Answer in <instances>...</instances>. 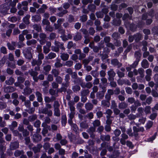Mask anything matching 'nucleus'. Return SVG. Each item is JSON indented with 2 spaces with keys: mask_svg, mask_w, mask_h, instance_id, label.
I'll use <instances>...</instances> for the list:
<instances>
[{
  "mask_svg": "<svg viewBox=\"0 0 158 158\" xmlns=\"http://www.w3.org/2000/svg\"><path fill=\"white\" fill-rule=\"evenodd\" d=\"M31 48L29 47L27 48H25L23 51V53L27 59H30L32 57L31 53Z\"/></svg>",
  "mask_w": 158,
  "mask_h": 158,
  "instance_id": "obj_1",
  "label": "nucleus"
},
{
  "mask_svg": "<svg viewBox=\"0 0 158 158\" xmlns=\"http://www.w3.org/2000/svg\"><path fill=\"white\" fill-rule=\"evenodd\" d=\"M10 6L7 4L5 3L0 6V11L3 14H5L9 9Z\"/></svg>",
  "mask_w": 158,
  "mask_h": 158,
  "instance_id": "obj_2",
  "label": "nucleus"
},
{
  "mask_svg": "<svg viewBox=\"0 0 158 158\" xmlns=\"http://www.w3.org/2000/svg\"><path fill=\"white\" fill-rule=\"evenodd\" d=\"M30 74L33 77V80L36 82L38 80V78L37 77L38 74L37 72L33 70H31L30 72Z\"/></svg>",
  "mask_w": 158,
  "mask_h": 158,
  "instance_id": "obj_3",
  "label": "nucleus"
},
{
  "mask_svg": "<svg viewBox=\"0 0 158 158\" xmlns=\"http://www.w3.org/2000/svg\"><path fill=\"white\" fill-rule=\"evenodd\" d=\"M33 140L35 142H38L41 139V136L37 133L34 134L33 136Z\"/></svg>",
  "mask_w": 158,
  "mask_h": 158,
  "instance_id": "obj_4",
  "label": "nucleus"
},
{
  "mask_svg": "<svg viewBox=\"0 0 158 158\" xmlns=\"http://www.w3.org/2000/svg\"><path fill=\"white\" fill-rule=\"evenodd\" d=\"M19 146V144L18 142H16L11 143L10 145V148L12 150H14L18 148Z\"/></svg>",
  "mask_w": 158,
  "mask_h": 158,
  "instance_id": "obj_5",
  "label": "nucleus"
},
{
  "mask_svg": "<svg viewBox=\"0 0 158 158\" xmlns=\"http://www.w3.org/2000/svg\"><path fill=\"white\" fill-rule=\"evenodd\" d=\"M15 43L14 42H12L11 44L8 43L7 45L8 48L10 50H13L15 48Z\"/></svg>",
  "mask_w": 158,
  "mask_h": 158,
  "instance_id": "obj_6",
  "label": "nucleus"
},
{
  "mask_svg": "<svg viewBox=\"0 0 158 158\" xmlns=\"http://www.w3.org/2000/svg\"><path fill=\"white\" fill-rule=\"evenodd\" d=\"M142 67L144 68H148L149 66L148 62L147 60H143L141 63Z\"/></svg>",
  "mask_w": 158,
  "mask_h": 158,
  "instance_id": "obj_7",
  "label": "nucleus"
},
{
  "mask_svg": "<svg viewBox=\"0 0 158 158\" xmlns=\"http://www.w3.org/2000/svg\"><path fill=\"white\" fill-rule=\"evenodd\" d=\"M40 38L41 39V40L40 41V42L41 44L43 45L45 42V40H44L46 37V35L44 34L41 33L40 34Z\"/></svg>",
  "mask_w": 158,
  "mask_h": 158,
  "instance_id": "obj_8",
  "label": "nucleus"
},
{
  "mask_svg": "<svg viewBox=\"0 0 158 158\" xmlns=\"http://www.w3.org/2000/svg\"><path fill=\"white\" fill-rule=\"evenodd\" d=\"M41 19V17L39 15H35L33 16L32 17V20L33 22H37Z\"/></svg>",
  "mask_w": 158,
  "mask_h": 158,
  "instance_id": "obj_9",
  "label": "nucleus"
},
{
  "mask_svg": "<svg viewBox=\"0 0 158 158\" xmlns=\"http://www.w3.org/2000/svg\"><path fill=\"white\" fill-rule=\"evenodd\" d=\"M35 94L36 97H37V99L38 101L40 102H41L43 100L42 94L38 91L36 92Z\"/></svg>",
  "mask_w": 158,
  "mask_h": 158,
  "instance_id": "obj_10",
  "label": "nucleus"
},
{
  "mask_svg": "<svg viewBox=\"0 0 158 158\" xmlns=\"http://www.w3.org/2000/svg\"><path fill=\"white\" fill-rule=\"evenodd\" d=\"M60 57L62 60L64 61H65L68 60L69 59V55L67 53H62L60 56Z\"/></svg>",
  "mask_w": 158,
  "mask_h": 158,
  "instance_id": "obj_11",
  "label": "nucleus"
},
{
  "mask_svg": "<svg viewBox=\"0 0 158 158\" xmlns=\"http://www.w3.org/2000/svg\"><path fill=\"white\" fill-rule=\"evenodd\" d=\"M95 127H91L87 131L91 135V136L93 138L94 136L93 135V133L95 131Z\"/></svg>",
  "mask_w": 158,
  "mask_h": 158,
  "instance_id": "obj_12",
  "label": "nucleus"
},
{
  "mask_svg": "<svg viewBox=\"0 0 158 158\" xmlns=\"http://www.w3.org/2000/svg\"><path fill=\"white\" fill-rule=\"evenodd\" d=\"M85 106L86 109L89 110H91L93 107V105L90 103H87Z\"/></svg>",
  "mask_w": 158,
  "mask_h": 158,
  "instance_id": "obj_13",
  "label": "nucleus"
},
{
  "mask_svg": "<svg viewBox=\"0 0 158 158\" xmlns=\"http://www.w3.org/2000/svg\"><path fill=\"white\" fill-rule=\"evenodd\" d=\"M31 92L32 90L31 89L27 87L24 89L23 93L25 95H26L29 94L31 93Z\"/></svg>",
  "mask_w": 158,
  "mask_h": 158,
  "instance_id": "obj_14",
  "label": "nucleus"
},
{
  "mask_svg": "<svg viewBox=\"0 0 158 158\" xmlns=\"http://www.w3.org/2000/svg\"><path fill=\"white\" fill-rule=\"evenodd\" d=\"M61 122L62 125L65 126L67 122V118L65 115L62 116Z\"/></svg>",
  "mask_w": 158,
  "mask_h": 158,
  "instance_id": "obj_15",
  "label": "nucleus"
},
{
  "mask_svg": "<svg viewBox=\"0 0 158 158\" xmlns=\"http://www.w3.org/2000/svg\"><path fill=\"white\" fill-rule=\"evenodd\" d=\"M111 63L114 65H118L119 67L121 66V64L119 63L118 61L116 59L112 60H111Z\"/></svg>",
  "mask_w": 158,
  "mask_h": 158,
  "instance_id": "obj_16",
  "label": "nucleus"
},
{
  "mask_svg": "<svg viewBox=\"0 0 158 158\" xmlns=\"http://www.w3.org/2000/svg\"><path fill=\"white\" fill-rule=\"evenodd\" d=\"M31 64L33 66H34L36 64L39 65L42 64V61L40 60H38L37 61L36 60H33L31 62Z\"/></svg>",
  "mask_w": 158,
  "mask_h": 158,
  "instance_id": "obj_17",
  "label": "nucleus"
},
{
  "mask_svg": "<svg viewBox=\"0 0 158 158\" xmlns=\"http://www.w3.org/2000/svg\"><path fill=\"white\" fill-rule=\"evenodd\" d=\"M101 139L102 141H109L110 139V137L109 135H101Z\"/></svg>",
  "mask_w": 158,
  "mask_h": 158,
  "instance_id": "obj_18",
  "label": "nucleus"
},
{
  "mask_svg": "<svg viewBox=\"0 0 158 158\" xmlns=\"http://www.w3.org/2000/svg\"><path fill=\"white\" fill-rule=\"evenodd\" d=\"M55 44L56 46H58L59 48H60L62 50H64L65 48L64 46H63V44H62L60 43L59 42L57 41H56L55 42Z\"/></svg>",
  "mask_w": 158,
  "mask_h": 158,
  "instance_id": "obj_19",
  "label": "nucleus"
},
{
  "mask_svg": "<svg viewBox=\"0 0 158 158\" xmlns=\"http://www.w3.org/2000/svg\"><path fill=\"white\" fill-rule=\"evenodd\" d=\"M108 74L111 78H113L115 75V73L112 69H110L108 72Z\"/></svg>",
  "mask_w": 158,
  "mask_h": 158,
  "instance_id": "obj_20",
  "label": "nucleus"
},
{
  "mask_svg": "<svg viewBox=\"0 0 158 158\" xmlns=\"http://www.w3.org/2000/svg\"><path fill=\"white\" fill-rule=\"evenodd\" d=\"M14 79L12 77H10L8 80L6 81V83L8 85H11L14 82Z\"/></svg>",
  "mask_w": 158,
  "mask_h": 158,
  "instance_id": "obj_21",
  "label": "nucleus"
},
{
  "mask_svg": "<svg viewBox=\"0 0 158 158\" xmlns=\"http://www.w3.org/2000/svg\"><path fill=\"white\" fill-rule=\"evenodd\" d=\"M134 132L133 133L134 136L136 137L138 134L137 132H139V128H137L136 127L134 126L133 127Z\"/></svg>",
  "mask_w": 158,
  "mask_h": 158,
  "instance_id": "obj_22",
  "label": "nucleus"
},
{
  "mask_svg": "<svg viewBox=\"0 0 158 158\" xmlns=\"http://www.w3.org/2000/svg\"><path fill=\"white\" fill-rule=\"evenodd\" d=\"M127 106V104L125 102L120 103L118 106L120 109H124L126 108Z\"/></svg>",
  "mask_w": 158,
  "mask_h": 158,
  "instance_id": "obj_23",
  "label": "nucleus"
},
{
  "mask_svg": "<svg viewBox=\"0 0 158 158\" xmlns=\"http://www.w3.org/2000/svg\"><path fill=\"white\" fill-rule=\"evenodd\" d=\"M30 16L29 15H27L24 18L23 21L27 24H29V19L30 18Z\"/></svg>",
  "mask_w": 158,
  "mask_h": 158,
  "instance_id": "obj_24",
  "label": "nucleus"
},
{
  "mask_svg": "<svg viewBox=\"0 0 158 158\" xmlns=\"http://www.w3.org/2000/svg\"><path fill=\"white\" fill-rule=\"evenodd\" d=\"M138 73L140 74L141 77H144L143 73L144 70L142 68H139L138 69Z\"/></svg>",
  "mask_w": 158,
  "mask_h": 158,
  "instance_id": "obj_25",
  "label": "nucleus"
},
{
  "mask_svg": "<svg viewBox=\"0 0 158 158\" xmlns=\"http://www.w3.org/2000/svg\"><path fill=\"white\" fill-rule=\"evenodd\" d=\"M36 41L35 40H32L27 41V44L28 45H30L36 44Z\"/></svg>",
  "mask_w": 158,
  "mask_h": 158,
  "instance_id": "obj_26",
  "label": "nucleus"
},
{
  "mask_svg": "<svg viewBox=\"0 0 158 158\" xmlns=\"http://www.w3.org/2000/svg\"><path fill=\"white\" fill-rule=\"evenodd\" d=\"M56 56V55L55 53L51 52L48 54L47 57L49 59H52L55 58Z\"/></svg>",
  "mask_w": 158,
  "mask_h": 158,
  "instance_id": "obj_27",
  "label": "nucleus"
},
{
  "mask_svg": "<svg viewBox=\"0 0 158 158\" xmlns=\"http://www.w3.org/2000/svg\"><path fill=\"white\" fill-rule=\"evenodd\" d=\"M153 124V123L152 122L149 121L147 123L146 125L145 126V127L146 129H149L150 128Z\"/></svg>",
  "mask_w": 158,
  "mask_h": 158,
  "instance_id": "obj_28",
  "label": "nucleus"
},
{
  "mask_svg": "<svg viewBox=\"0 0 158 158\" xmlns=\"http://www.w3.org/2000/svg\"><path fill=\"white\" fill-rule=\"evenodd\" d=\"M102 104L104 106L109 107L110 105V103L109 101L103 100L102 101Z\"/></svg>",
  "mask_w": 158,
  "mask_h": 158,
  "instance_id": "obj_29",
  "label": "nucleus"
},
{
  "mask_svg": "<svg viewBox=\"0 0 158 158\" xmlns=\"http://www.w3.org/2000/svg\"><path fill=\"white\" fill-rule=\"evenodd\" d=\"M151 107L150 106H146L145 108L144 112L146 114L151 113Z\"/></svg>",
  "mask_w": 158,
  "mask_h": 158,
  "instance_id": "obj_30",
  "label": "nucleus"
},
{
  "mask_svg": "<svg viewBox=\"0 0 158 158\" xmlns=\"http://www.w3.org/2000/svg\"><path fill=\"white\" fill-rule=\"evenodd\" d=\"M33 27L34 29L37 31H39L41 30V28L40 25L35 24L33 26Z\"/></svg>",
  "mask_w": 158,
  "mask_h": 158,
  "instance_id": "obj_31",
  "label": "nucleus"
},
{
  "mask_svg": "<svg viewBox=\"0 0 158 158\" xmlns=\"http://www.w3.org/2000/svg\"><path fill=\"white\" fill-rule=\"evenodd\" d=\"M54 115L56 116H59L60 115V112L59 109H54Z\"/></svg>",
  "mask_w": 158,
  "mask_h": 158,
  "instance_id": "obj_32",
  "label": "nucleus"
},
{
  "mask_svg": "<svg viewBox=\"0 0 158 158\" xmlns=\"http://www.w3.org/2000/svg\"><path fill=\"white\" fill-rule=\"evenodd\" d=\"M81 38V36L80 33H78L74 37V39L76 41H77L80 40Z\"/></svg>",
  "mask_w": 158,
  "mask_h": 158,
  "instance_id": "obj_33",
  "label": "nucleus"
},
{
  "mask_svg": "<svg viewBox=\"0 0 158 158\" xmlns=\"http://www.w3.org/2000/svg\"><path fill=\"white\" fill-rule=\"evenodd\" d=\"M139 61V60H136L134 63L132 65H131V67L133 68H135L138 65Z\"/></svg>",
  "mask_w": 158,
  "mask_h": 158,
  "instance_id": "obj_34",
  "label": "nucleus"
},
{
  "mask_svg": "<svg viewBox=\"0 0 158 158\" xmlns=\"http://www.w3.org/2000/svg\"><path fill=\"white\" fill-rule=\"evenodd\" d=\"M37 118V116L36 115H34L31 116L29 117V120L30 121H33Z\"/></svg>",
  "mask_w": 158,
  "mask_h": 158,
  "instance_id": "obj_35",
  "label": "nucleus"
},
{
  "mask_svg": "<svg viewBox=\"0 0 158 158\" xmlns=\"http://www.w3.org/2000/svg\"><path fill=\"white\" fill-rule=\"evenodd\" d=\"M113 23L114 25L118 26L120 24L121 21L119 19H118L117 20H114Z\"/></svg>",
  "mask_w": 158,
  "mask_h": 158,
  "instance_id": "obj_36",
  "label": "nucleus"
},
{
  "mask_svg": "<svg viewBox=\"0 0 158 158\" xmlns=\"http://www.w3.org/2000/svg\"><path fill=\"white\" fill-rule=\"evenodd\" d=\"M156 134H154L152 137L147 139V141L149 142H152L156 138Z\"/></svg>",
  "mask_w": 158,
  "mask_h": 158,
  "instance_id": "obj_37",
  "label": "nucleus"
},
{
  "mask_svg": "<svg viewBox=\"0 0 158 158\" xmlns=\"http://www.w3.org/2000/svg\"><path fill=\"white\" fill-rule=\"evenodd\" d=\"M6 89H7V91L9 92H12L14 91V89L12 87L9 86L6 87L4 90L5 91H6Z\"/></svg>",
  "mask_w": 158,
  "mask_h": 158,
  "instance_id": "obj_38",
  "label": "nucleus"
},
{
  "mask_svg": "<svg viewBox=\"0 0 158 158\" xmlns=\"http://www.w3.org/2000/svg\"><path fill=\"white\" fill-rule=\"evenodd\" d=\"M8 20L14 23L15 22L17 21V19L15 17H11L8 18Z\"/></svg>",
  "mask_w": 158,
  "mask_h": 158,
  "instance_id": "obj_39",
  "label": "nucleus"
},
{
  "mask_svg": "<svg viewBox=\"0 0 158 158\" xmlns=\"http://www.w3.org/2000/svg\"><path fill=\"white\" fill-rule=\"evenodd\" d=\"M80 126L82 128H87L88 127L87 124L85 122H82L80 123Z\"/></svg>",
  "mask_w": 158,
  "mask_h": 158,
  "instance_id": "obj_40",
  "label": "nucleus"
},
{
  "mask_svg": "<svg viewBox=\"0 0 158 158\" xmlns=\"http://www.w3.org/2000/svg\"><path fill=\"white\" fill-rule=\"evenodd\" d=\"M135 57L136 58V59H139V58L141 57V54L140 52H135Z\"/></svg>",
  "mask_w": 158,
  "mask_h": 158,
  "instance_id": "obj_41",
  "label": "nucleus"
},
{
  "mask_svg": "<svg viewBox=\"0 0 158 158\" xmlns=\"http://www.w3.org/2000/svg\"><path fill=\"white\" fill-rule=\"evenodd\" d=\"M43 50L45 54L48 53L50 51L49 48L45 46L44 47Z\"/></svg>",
  "mask_w": 158,
  "mask_h": 158,
  "instance_id": "obj_42",
  "label": "nucleus"
},
{
  "mask_svg": "<svg viewBox=\"0 0 158 158\" xmlns=\"http://www.w3.org/2000/svg\"><path fill=\"white\" fill-rule=\"evenodd\" d=\"M82 65L79 63L76 64L75 65V68L76 69L79 70L81 68Z\"/></svg>",
  "mask_w": 158,
  "mask_h": 158,
  "instance_id": "obj_43",
  "label": "nucleus"
},
{
  "mask_svg": "<svg viewBox=\"0 0 158 158\" xmlns=\"http://www.w3.org/2000/svg\"><path fill=\"white\" fill-rule=\"evenodd\" d=\"M93 125L94 127H97L100 125V122L99 120H96L94 122Z\"/></svg>",
  "mask_w": 158,
  "mask_h": 158,
  "instance_id": "obj_44",
  "label": "nucleus"
},
{
  "mask_svg": "<svg viewBox=\"0 0 158 158\" xmlns=\"http://www.w3.org/2000/svg\"><path fill=\"white\" fill-rule=\"evenodd\" d=\"M80 89V87L79 86L75 85L73 87V89L74 92L79 91Z\"/></svg>",
  "mask_w": 158,
  "mask_h": 158,
  "instance_id": "obj_45",
  "label": "nucleus"
},
{
  "mask_svg": "<svg viewBox=\"0 0 158 158\" xmlns=\"http://www.w3.org/2000/svg\"><path fill=\"white\" fill-rule=\"evenodd\" d=\"M73 130L75 131H77L78 130V127L77 125L75 124H73L71 126Z\"/></svg>",
  "mask_w": 158,
  "mask_h": 158,
  "instance_id": "obj_46",
  "label": "nucleus"
},
{
  "mask_svg": "<svg viewBox=\"0 0 158 158\" xmlns=\"http://www.w3.org/2000/svg\"><path fill=\"white\" fill-rule=\"evenodd\" d=\"M126 91L128 94H131L132 92L131 89L129 87L126 88Z\"/></svg>",
  "mask_w": 158,
  "mask_h": 158,
  "instance_id": "obj_47",
  "label": "nucleus"
},
{
  "mask_svg": "<svg viewBox=\"0 0 158 158\" xmlns=\"http://www.w3.org/2000/svg\"><path fill=\"white\" fill-rule=\"evenodd\" d=\"M24 105L27 107L29 108L31 106V103L29 101L27 100L25 101Z\"/></svg>",
  "mask_w": 158,
  "mask_h": 158,
  "instance_id": "obj_48",
  "label": "nucleus"
},
{
  "mask_svg": "<svg viewBox=\"0 0 158 158\" xmlns=\"http://www.w3.org/2000/svg\"><path fill=\"white\" fill-rule=\"evenodd\" d=\"M61 39L63 40H68L69 39H70L71 38V37L70 35H69L68 37L64 35H63L61 36Z\"/></svg>",
  "mask_w": 158,
  "mask_h": 158,
  "instance_id": "obj_49",
  "label": "nucleus"
},
{
  "mask_svg": "<svg viewBox=\"0 0 158 158\" xmlns=\"http://www.w3.org/2000/svg\"><path fill=\"white\" fill-rule=\"evenodd\" d=\"M152 100V98L150 96L147 98L146 100V102L149 105L151 103Z\"/></svg>",
  "mask_w": 158,
  "mask_h": 158,
  "instance_id": "obj_50",
  "label": "nucleus"
},
{
  "mask_svg": "<svg viewBox=\"0 0 158 158\" xmlns=\"http://www.w3.org/2000/svg\"><path fill=\"white\" fill-rule=\"evenodd\" d=\"M73 62L72 60H69L66 62L65 65L69 67H70L73 64Z\"/></svg>",
  "mask_w": 158,
  "mask_h": 158,
  "instance_id": "obj_51",
  "label": "nucleus"
},
{
  "mask_svg": "<svg viewBox=\"0 0 158 158\" xmlns=\"http://www.w3.org/2000/svg\"><path fill=\"white\" fill-rule=\"evenodd\" d=\"M80 19L82 22H85L87 19V16L85 15H83L80 17Z\"/></svg>",
  "mask_w": 158,
  "mask_h": 158,
  "instance_id": "obj_52",
  "label": "nucleus"
},
{
  "mask_svg": "<svg viewBox=\"0 0 158 158\" xmlns=\"http://www.w3.org/2000/svg\"><path fill=\"white\" fill-rule=\"evenodd\" d=\"M44 69L46 72L49 71L51 69V66L49 65H47L46 66L44 67Z\"/></svg>",
  "mask_w": 158,
  "mask_h": 158,
  "instance_id": "obj_53",
  "label": "nucleus"
},
{
  "mask_svg": "<svg viewBox=\"0 0 158 158\" xmlns=\"http://www.w3.org/2000/svg\"><path fill=\"white\" fill-rule=\"evenodd\" d=\"M152 96L155 97H158V93L154 90H152Z\"/></svg>",
  "mask_w": 158,
  "mask_h": 158,
  "instance_id": "obj_54",
  "label": "nucleus"
},
{
  "mask_svg": "<svg viewBox=\"0 0 158 158\" xmlns=\"http://www.w3.org/2000/svg\"><path fill=\"white\" fill-rule=\"evenodd\" d=\"M40 123H41L39 120H37L35 123L34 125L35 127H40Z\"/></svg>",
  "mask_w": 158,
  "mask_h": 158,
  "instance_id": "obj_55",
  "label": "nucleus"
},
{
  "mask_svg": "<svg viewBox=\"0 0 158 158\" xmlns=\"http://www.w3.org/2000/svg\"><path fill=\"white\" fill-rule=\"evenodd\" d=\"M15 56L18 57H19L20 55V52L19 49H17L15 51Z\"/></svg>",
  "mask_w": 158,
  "mask_h": 158,
  "instance_id": "obj_56",
  "label": "nucleus"
},
{
  "mask_svg": "<svg viewBox=\"0 0 158 158\" xmlns=\"http://www.w3.org/2000/svg\"><path fill=\"white\" fill-rule=\"evenodd\" d=\"M18 82L19 83H23L24 82L25 80V79L21 77H19L18 78Z\"/></svg>",
  "mask_w": 158,
  "mask_h": 158,
  "instance_id": "obj_57",
  "label": "nucleus"
},
{
  "mask_svg": "<svg viewBox=\"0 0 158 158\" xmlns=\"http://www.w3.org/2000/svg\"><path fill=\"white\" fill-rule=\"evenodd\" d=\"M128 117L129 119L130 120L135 119L136 117L135 115L132 114H130Z\"/></svg>",
  "mask_w": 158,
  "mask_h": 158,
  "instance_id": "obj_58",
  "label": "nucleus"
},
{
  "mask_svg": "<svg viewBox=\"0 0 158 158\" xmlns=\"http://www.w3.org/2000/svg\"><path fill=\"white\" fill-rule=\"evenodd\" d=\"M59 106H60V105L58 102L55 101L54 102V109H59Z\"/></svg>",
  "mask_w": 158,
  "mask_h": 158,
  "instance_id": "obj_59",
  "label": "nucleus"
},
{
  "mask_svg": "<svg viewBox=\"0 0 158 158\" xmlns=\"http://www.w3.org/2000/svg\"><path fill=\"white\" fill-rule=\"evenodd\" d=\"M117 105L114 101H112L111 102V108L114 109L116 108Z\"/></svg>",
  "mask_w": 158,
  "mask_h": 158,
  "instance_id": "obj_60",
  "label": "nucleus"
},
{
  "mask_svg": "<svg viewBox=\"0 0 158 158\" xmlns=\"http://www.w3.org/2000/svg\"><path fill=\"white\" fill-rule=\"evenodd\" d=\"M107 118V120L106 121V123L107 124L110 125L112 123V120L110 118V117L109 116H106Z\"/></svg>",
  "mask_w": 158,
  "mask_h": 158,
  "instance_id": "obj_61",
  "label": "nucleus"
},
{
  "mask_svg": "<svg viewBox=\"0 0 158 158\" xmlns=\"http://www.w3.org/2000/svg\"><path fill=\"white\" fill-rule=\"evenodd\" d=\"M112 36L114 39L116 40L118 38L119 35L117 33H114L112 34Z\"/></svg>",
  "mask_w": 158,
  "mask_h": 158,
  "instance_id": "obj_62",
  "label": "nucleus"
},
{
  "mask_svg": "<svg viewBox=\"0 0 158 158\" xmlns=\"http://www.w3.org/2000/svg\"><path fill=\"white\" fill-rule=\"evenodd\" d=\"M6 104L4 103L0 102V109H4L6 107Z\"/></svg>",
  "mask_w": 158,
  "mask_h": 158,
  "instance_id": "obj_63",
  "label": "nucleus"
},
{
  "mask_svg": "<svg viewBox=\"0 0 158 158\" xmlns=\"http://www.w3.org/2000/svg\"><path fill=\"white\" fill-rule=\"evenodd\" d=\"M134 37L136 40H139L141 37V35L140 34H138L136 35H135Z\"/></svg>",
  "mask_w": 158,
  "mask_h": 158,
  "instance_id": "obj_64",
  "label": "nucleus"
}]
</instances>
